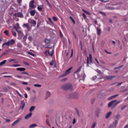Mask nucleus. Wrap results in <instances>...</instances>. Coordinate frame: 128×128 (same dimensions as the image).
Listing matches in <instances>:
<instances>
[{
	"instance_id": "50",
	"label": "nucleus",
	"mask_w": 128,
	"mask_h": 128,
	"mask_svg": "<svg viewBox=\"0 0 128 128\" xmlns=\"http://www.w3.org/2000/svg\"><path fill=\"white\" fill-rule=\"evenodd\" d=\"M60 38H62L63 37V34H62V33L61 30L60 31Z\"/></svg>"
},
{
	"instance_id": "15",
	"label": "nucleus",
	"mask_w": 128,
	"mask_h": 128,
	"mask_svg": "<svg viewBox=\"0 0 128 128\" xmlns=\"http://www.w3.org/2000/svg\"><path fill=\"white\" fill-rule=\"evenodd\" d=\"M23 28H26L27 29H28L30 28V24L28 23L24 24L22 25Z\"/></svg>"
},
{
	"instance_id": "28",
	"label": "nucleus",
	"mask_w": 128,
	"mask_h": 128,
	"mask_svg": "<svg viewBox=\"0 0 128 128\" xmlns=\"http://www.w3.org/2000/svg\"><path fill=\"white\" fill-rule=\"evenodd\" d=\"M37 126V124H33L30 126L29 128H34V127Z\"/></svg>"
},
{
	"instance_id": "8",
	"label": "nucleus",
	"mask_w": 128,
	"mask_h": 128,
	"mask_svg": "<svg viewBox=\"0 0 128 128\" xmlns=\"http://www.w3.org/2000/svg\"><path fill=\"white\" fill-rule=\"evenodd\" d=\"M34 0H30L29 3V7L32 8H34Z\"/></svg>"
},
{
	"instance_id": "7",
	"label": "nucleus",
	"mask_w": 128,
	"mask_h": 128,
	"mask_svg": "<svg viewBox=\"0 0 128 128\" xmlns=\"http://www.w3.org/2000/svg\"><path fill=\"white\" fill-rule=\"evenodd\" d=\"M115 78V76H106V77L104 78V80H112V79H113L114 78Z\"/></svg>"
},
{
	"instance_id": "11",
	"label": "nucleus",
	"mask_w": 128,
	"mask_h": 128,
	"mask_svg": "<svg viewBox=\"0 0 128 128\" xmlns=\"http://www.w3.org/2000/svg\"><path fill=\"white\" fill-rule=\"evenodd\" d=\"M52 40L50 38H46L44 40V43L46 44H48L51 42Z\"/></svg>"
},
{
	"instance_id": "41",
	"label": "nucleus",
	"mask_w": 128,
	"mask_h": 128,
	"mask_svg": "<svg viewBox=\"0 0 128 128\" xmlns=\"http://www.w3.org/2000/svg\"><path fill=\"white\" fill-rule=\"evenodd\" d=\"M72 34L74 35V38L76 40H77L78 38H77V36L76 35V34H75L74 32H72Z\"/></svg>"
},
{
	"instance_id": "53",
	"label": "nucleus",
	"mask_w": 128,
	"mask_h": 128,
	"mask_svg": "<svg viewBox=\"0 0 128 128\" xmlns=\"http://www.w3.org/2000/svg\"><path fill=\"white\" fill-rule=\"evenodd\" d=\"M24 64H25L26 66H29L30 65V64H29V63H28V62H24Z\"/></svg>"
},
{
	"instance_id": "35",
	"label": "nucleus",
	"mask_w": 128,
	"mask_h": 128,
	"mask_svg": "<svg viewBox=\"0 0 128 128\" xmlns=\"http://www.w3.org/2000/svg\"><path fill=\"white\" fill-rule=\"evenodd\" d=\"M52 20L54 21V22H58V18L56 16H53L52 17Z\"/></svg>"
},
{
	"instance_id": "59",
	"label": "nucleus",
	"mask_w": 128,
	"mask_h": 128,
	"mask_svg": "<svg viewBox=\"0 0 128 128\" xmlns=\"http://www.w3.org/2000/svg\"><path fill=\"white\" fill-rule=\"evenodd\" d=\"M4 78H12V76H4Z\"/></svg>"
},
{
	"instance_id": "56",
	"label": "nucleus",
	"mask_w": 128,
	"mask_h": 128,
	"mask_svg": "<svg viewBox=\"0 0 128 128\" xmlns=\"http://www.w3.org/2000/svg\"><path fill=\"white\" fill-rule=\"evenodd\" d=\"M76 122V118H74L73 121H72V124H75Z\"/></svg>"
},
{
	"instance_id": "45",
	"label": "nucleus",
	"mask_w": 128,
	"mask_h": 128,
	"mask_svg": "<svg viewBox=\"0 0 128 128\" xmlns=\"http://www.w3.org/2000/svg\"><path fill=\"white\" fill-rule=\"evenodd\" d=\"M22 74H26V76H30L29 73H28V72H22Z\"/></svg>"
},
{
	"instance_id": "46",
	"label": "nucleus",
	"mask_w": 128,
	"mask_h": 128,
	"mask_svg": "<svg viewBox=\"0 0 128 128\" xmlns=\"http://www.w3.org/2000/svg\"><path fill=\"white\" fill-rule=\"evenodd\" d=\"M75 110H76V112L77 113L78 115V116H80V113H79V111H78V108H75Z\"/></svg>"
},
{
	"instance_id": "21",
	"label": "nucleus",
	"mask_w": 128,
	"mask_h": 128,
	"mask_svg": "<svg viewBox=\"0 0 128 128\" xmlns=\"http://www.w3.org/2000/svg\"><path fill=\"white\" fill-rule=\"evenodd\" d=\"M96 31H97V35L98 36L100 35V32H102V30H100V29L98 28L96 29Z\"/></svg>"
},
{
	"instance_id": "40",
	"label": "nucleus",
	"mask_w": 128,
	"mask_h": 128,
	"mask_svg": "<svg viewBox=\"0 0 128 128\" xmlns=\"http://www.w3.org/2000/svg\"><path fill=\"white\" fill-rule=\"evenodd\" d=\"M90 64V58L88 56L87 57V66H88Z\"/></svg>"
},
{
	"instance_id": "34",
	"label": "nucleus",
	"mask_w": 128,
	"mask_h": 128,
	"mask_svg": "<svg viewBox=\"0 0 128 128\" xmlns=\"http://www.w3.org/2000/svg\"><path fill=\"white\" fill-rule=\"evenodd\" d=\"M4 34H6V36H8V34H9L8 30H6L5 32H4Z\"/></svg>"
},
{
	"instance_id": "61",
	"label": "nucleus",
	"mask_w": 128,
	"mask_h": 128,
	"mask_svg": "<svg viewBox=\"0 0 128 128\" xmlns=\"http://www.w3.org/2000/svg\"><path fill=\"white\" fill-rule=\"evenodd\" d=\"M110 27H108L107 28V30L109 32V31H110Z\"/></svg>"
},
{
	"instance_id": "14",
	"label": "nucleus",
	"mask_w": 128,
	"mask_h": 128,
	"mask_svg": "<svg viewBox=\"0 0 128 128\" xmlns=\"http://www.w3.org/2000/svg\"><path fill=\"white\" fill-rule=\"evenodd\" d=\"M16 70H18L20 72H24L26 70V68H16Z\"/></svg>"
},
{
	"instance_id": "58",
	"label": "nucleus",
	"mask_w": 128,
	"mask_h": 128,
	"mask_svg": "<svg viewBox=\"0 0 128 128\" xmlns=\"http://www.w3.org/2000/svg\"><path fill=\"white\" fill-rule=\"evenodd\" d=\"M5 121H6V122H8L10 121V120H8V119H6V120H5Z\"/></svg>"
},
{
	"instance_id": "27",
	"label": "nucleus",
	"mask_w": 128,
	"mask_h": 128,
	"mask_svg": "<svg viewBox=\"0 0 128 128\" xmlns=\"http://www.w3.org/2000/svg\"><path fill=\"white\" fill-rule=\"evenodd\" d=\"M82 68V66H80V67H79V68H78V69H77V70L76 71V73L80 72L81 71Z\"/></svg>"
},
{
	"instance_id": "5",
	"label": "nucleus",
	"mask_w": 128,
	"mask_h": 128,
	"mask_svg": "<svg viewBox=\"0 0 128 128\" xmlns=\"http://www.w3.org/2000/svg\"><path fill=\"white\" fill-rule=\"evenodd\" d=\"M72 67H70V68H69L68 69L66 70V71L65 72L64 74H63L62 75V76H66L68 74H70L71 72V70H72Z\"/></svg>"
},
{
	"instance_id": "64",
	"label": "nucleus",
	"mask_w": 128,
	"mask_h": 128,
	"mask_svg": "<svg viewBox=\"0 0 128 128\" xmlns=\"http://www.w3.org/2000/svg\"><path fill=\"white\" fill-rule=\"evenodd\" d=\"M124 128H128V124L126 125Z\"/></svg>"
},
{
	"instance_id": "52",
	"label": "nucleus",
	"mask_w": 128,
	"mask_h": 128,
	"mask_svg": "<svg viewBox=\"0 0 128 128\" xmlns=\"http://www.w3.org/2000/svg\"><path fill=\"white\" fill-rule=\"evenodd\" d=\"M108 9L109 10H114V8L112 6H108Z\"/></svg>"
},
{
	"instance_id": "63",
	"label": "nucleus",
	"mask_w": 128,
	"mask_h": 128,
	"mask_svg": "<svg viewBox=\"0 0 128 128\" xmlns=\"http://www.w3.org/2000/svg\"><path fill=\"white\" fill-rule=\"evenodd\" d=\"M126 106L122 107L121 110H123L124 109L126 108Z\"/></svg>"
},
{
	"instance_id": "2",
	"label": "nucleus",
	"mask_w": 128,
	"mask_h": 128,
	"mask_svg": "<svg viewBox=\"0 0 128 128\" xmlns=\"http://www.w3.org/2000/svg\"><path fill=\"white\" fill-rule=\"evenodd\" d=\"M62 88L64 90H70L73 89L72 86L71 84H66L62 86Z\"/></svg>"
},
{
	"instance_id": "20",
	"label": "nucleus",
	"mask_w": 128,
	"mask_h": 128,
	"mask_svg": "<svg viewBox=\"0 0 128 128\" xmlns=\"http://www.w3.org/2000/svg\"><path fill=\"white\" fill-rule=\"evenodd\" d=\"M111 114H112L111 112H108L106 116V118H108L110 116Z\"/></svg>"
},
{
	"instance_id": "57",
	"label": "nucleus",
	"mask_w": 128,
	"mask_h": 128,
	"mask_svg": "<svg viewBox=\"0 0 128 128\" xmlns=\"http://www.w3.org/2000/svg\"><path fill=\"white\" fill-rule=\"evenodd\" d=\"M104 52L108 54H111L112 53L110 52H108V51H107L106 50H104Z\"/></svg>"
},
{
	"instance_id": "1",
	"label": "nucleus",
	"mask_w": 128,
	"mask_h": 128,
	"mask_svg": "<svg viewBox=\"0 0 128 128\" xmlns=\"http://www.w3.org/2000/svg\"><path fill=\"white\" fill-rule=\"evenodd\" d=\"M116 100H114L109 102L108 104V108H110L111 106H112V108H114L120 102V101H118V102H116Z\"/></svg>"
},
{
	"instance_id": "23",
	"label": "nucleus",
	"mask_w": 128,
	"mask_h": 128,
	"mask_svg": "<svg viewBox=\"0 0 128 128\" xmlns=\"http://www.w3.org/2000/svg\"><path fill=\"white\" fill-rule=\"evenodd\" d=\"M89 58H90V62L91 63H92V54H89Z\"/></svg>"
},
{
	"instance_id": "31",
	"label": "nucleus",
	"mask_w": 128,
	"mask_h": 128,
	"mask_svg": "<svg viewBox=\"0 0 128 128\" xmlns=\"http://www.w3.org/2000/svg\"><path fill=\"white\" fill-rule=\"evenodd\" d=\"M50 96H51V93L49 92H47L46 93V96L48 98V97Z\"/></svg>"
},
{
	"instance_id": "60",
	"label": "nucleus",
	"mask_w": 128,
	"mask_h": 128,
	"mask_svg": "<svg viewBox=\"0 0 128 128\" xmlns=\"http://www.w3.org/2000/svg\"><path fill=\"white\" fill-rule=\"evenodd\" d=\"M94 23L95 24H98V20H94Z\"/></svg>"
},
{
	"instance_id": "43",
	"label": "nucleus",
	"mask_w": 128,
	"mask_h": 128,
	"mask_svg": "<svg viewBox=\"0 0 128 128\" xmlns=\"http://www.w3.org/2000/svg\"><path fill=\"white\" fill-rule=\"evenodd\" d=\"M12 34H13V36L14 37H16V33L15 32H12Z\"/></svg>"
},
{
	"instance_id": "22",
	"label": "nucleus",
	"mask_w": 128,
	"mask_h": 128,
	"mask_svg": "<svg viewBox=\"0 0 128 128\" xmlns=\"http://www.w3.org/2000/svg\"><path fill=\"white\" fill-rule=\"evenodd\" d=\"M82 12L85 13L86 14H88V15H90V13L88 11L85 10L84 9H82Z\"/></svg>"
},
{
	"instance_id": "39",
	"label": "nucleus",
	"mask_w": 128,
	"mask_h": 128,
	"mask_svg": "<svg viewBox=\"0 0 128 128\" xmlns=\"http://www.w3.org/2000/svg\"><path fill=\"white\" fill-rule=\"evenodd\" d=\"M118 120H116L114 122L113 124H114V127L116 126L118 124Z\"/></svg>"
},
{
	"instance_id": "9",
	"label": "nucleus",
	"mask_w": 128,
	"mask_h": 128,
	"mask_svg": "<svg viewBox=\"0 0 128 128\" xmlns=\"http://www.w3.org/2000/svg\"><path fill=\"white\" fill-rule=\"evenodd\" d=\"M30 24H32L33 26L36 27V22L34 20H32L29 22Z\"/></svg>"
},
{
	"instance_id": "17",
	"label": "nucleus",
	"mask_w": 128,
	"mask_h": 128,
	"mask_svg": "<svg viewBox=\"0 0 128 128\" xmlns=\"http://www.w3.org/2000/svg\"><path fill=\"white\" fill-rule=\"evenodd\" d=\"M100 108H97L96 112V116L98 117V114H100Z\"/></svg>"
},
{
	"instance_id": "44",
	"label": "nucleus",
	"mask_w": 128,
	"mask_h": 128,
	"mask_svg": "<svg viewBox=\"0 0 128 128\" xmlns=\"http://www.w3.org/2000/svg\"><path fill=\"white\" fill-rule=\"evenodd\" d=\"M82 16L84 19L86 18V16L84 13H82Z\"/></svg>"
},
{
	"instance_id": "10",
	"label": "nucleus",
	"mask_w": 128,
	"mask_h": 128,
	"mask_svg": "<svg viewBox=\"0 0 128 128\" xmlns=\"http://www.w3.org/2000/svg\"><path fill=\"white\" fill-rule=\"evenodd\" d=\"M25 106V102H24V100H22L21 102V104H20V109H22L23 110Z\"/></svg>"
},
{
	"instance_id": "54",
	"label": "nucleus",
	"mask_w": 128,
	"mask_h": 128,
	"mask_svg": "<svg viewBox=\"0 0 128 128\" xmlns=\"http://www.w3.org/2000/svg\"><path fill=\"white\" fill-rule=\"evenodd\" d=\"M10 85H11L12 86H16V84L14 83H11V84H10Z\"/></svg>"
},
{
	"instance_id": "42",
	"label": "nucleus",
	"mask_w": 128,
	"mask_h": 128,
	"mask_svg": "<svg viewBox=\"0 0 128 128\" xmlns=\"http://www.w3.org/2000/svg\"><path fill=\"white\" fill-rule=\"evenodd\" d=\"M99 14H100L104 16H106V14L104 12H99Z\"/></svg>"
},
{
	"instance_id": "36",
	"label": "nucleus",
	"mask_w": 128,
	"mask_h": 128,
	"mask_svg": "<svg viewBox=\"0 0 128 128\" xmlns=\"http://www.w3.org/2000/svg\"><path fill=\"white\" fill-rule=\"evenodd\" d=\"M46 124L50 127L51 126H50V123H49V120H48V119H46Z\"/></svg>"
},
{
	"instance_id": "25",
	"label": "nucleus",
	"mask_w": 128,
	"mask_h": 128,
	"mask_svg": "<svg viewBox=\"0 0 128 128\" xmlns=\"http://www.w3.org/2000/svg\"><path fill=\"white\" fill-rule=\"evenodd\" d=\"M37 9H38V11L42 12V9H43V8H42V7H41V6H37Z\"/></svg>"
},
{
	"instance_id": "3",
	"label": "nucleus",
	"mask_w": 128,
	"mask_h": 128,
	"mask_svg": "<svg viewBox=\"0 0 128 128\" xmlns=\"http://www.w3.org/2000/svg\"><path fill=\"white\" fill-rule=\"evenodd\" d=\"M14 43H15L14 40V39H11V40H8L6 42L3 43V44H2V47H4L6 45L9 46H10L13 45Z\"/></svg>"
},
{
	"instance_id": "6",
	"label": "nucleus",
	"mask_w": 128,
	"mask_h": 128,
	"mask_svg": "<svg viewBox=\"0 0 128 128\" xmlns=\"http://www.w3.org/2000/svg\"><path fill=\"white\" fill-rule=\"evenodd\" d=\"M14 16H15V18H24L23 14L20 12L15 13V14H14Z\"/></svg>"
},
{
	"instance_id": "47",
	"label": "nucleus",
	"mask_w": 128,
	"mask_h": 128,
	"mask_svg": "<svg viewBox=\"0 0 128 128\" xmlns=\"http://www.w3.org/2000/svg\"><path fill=\"white\" fill-rule=\"evenodd\" d=\"M22 0H18V4H19V6H21Z\"/></svg>"
},
{
	"instance_id": "16",
	"label": "nucleus",
	"mask_w": 128,
	"mask_h": 128,
	"mask_svg": "<svg viewBox=\"0 0 128 128\" xmlns=\"http://www.w3.org/2000/svg\"><path fill=\"white\" fill-rule=\"evenodd\" d=\"M20 28L19 23H16V27H15L16 30L18 32V30Z\"/></svg>"
},
{
	"instance_id": "62",
	"label": "nucleus",
	"mask_w": 128,
	"mask_h": 128,
	"mask_svg": "<svg viewBox=\"0 0 128 128\" xmlns=\"http://www.w3.org/2000/svg\"><path fill=\"white\" fill-rule=\"evenodd\" d=\"M119 117H120V116L118 114V115L116 116V119H118Z\"/></svg>"
},
{
	"instance_id": "32",
	"label": "nucleus",
	"mask_w": 128,
	"mask_h": 128,
	"mask_svg": "<svg viewBox=\"0 0 128 128\" xmlns=\"http://www.w3.org/2000/svg\"><path fill=\"white\" fill-rule=\"evenodd\" d=\"M96 122H94L92 124L91 128H94L96 127Z\"/></svg>"
},
{
	"instance_id": "19",
	"label": "nucleus",
	"mask_w": 128,
	"mask_h": 128,
	"mask_svg": "<svg viewBox=\"0 0 128 128\" xmlns=\"http://www.w3.org/2000/svg\"><path fill=\"white\" fill-rule=\"evenodd\" d=\"M118 96V94H116V95L112 96L110 97L109 98H108V100H112L113 98H116V96Z\"/></svg>"
},
{
	"instance_id": "4",
	"label": "nucleus",
	"mask_w": 128,
	"mask_h": 128,
	"mask_svg": "<svg viewBox=\"0 0 128 128\" xmlns=\"http://www.w3.org/2000/svg\"><path fill=\"white\" fill-rule=\"evenodd\" d=\"M46 48H49L48 51V54L52 56H53L54 52V48H53L52 46L50 47L49 46H48Z\"/></svg>"
},
{
	"instance_id": "30",
	"label": "nucleus",
	"mask_w": 128,
	"mask_h": 128,
	"mask_svg": "<svg viewBox=\"0 0 128 128\" xmlns=\"http://www.w3.org/2000/svg\"><path fill=\"white\" fill-rule=\"evenodd\" d=\"M16 46L18 48H21L22 47V44L20 42H18L16 44Z\"/></svg>"
},
{
	"instance_id": "48",
	"label": "nucleus",
	"mask_w": 128,
	"mask_h": 128,
	"mask_svg": "<svg viewBox=\"0 0 128 128\" xmlns=\"http://www.w3.org/2000/svg\"><path fill=\"white\" fill-rule=\"evenodd\" d=\"M98 76H100L102 74V72L100 71V70H98Z\"/></svg>"
},
{
	"instance_id": "37",
	"label": "nucleus",
	"mask_w": 128,
	"mask_h": 128,
	"mask_svg": "<svg viewBox=\"0 0 128 128\" xmlns=\"http://www.w3.org/2000/svg\"><path fill=\"white\" fill-rule=\"evenodd\" d=\"M28 54L32 56H34V54L30 52H28Z\"/></svg>"
},
{
	"instance_id": "51",
	"label": "nucleus",
	"mask_w": 128,
	"mask_h": 128,
	"mask_svg": "<svg viewBox=\"0 0 128 128\" xmlns=\"http://www.w3.org/2000/svg\"><path fill=\"white\" fill-rule=\"evenodd\" d=\"M34 86H35V87L40 88V87H41V86H41V85H40V84H34Z\"/></svg>"
},
{
	"instance_id": "18",
	"label": "nucleus",
	"mask_w": 128,
	"mask_h": 128,
	"mask_svg": "<svg viewBox=\"0 0 128 128\" xmlns=\"http://www.w3.org/2000/svg\"><path fill=\"white\" fill-rule=\"evenodd\" d=\"M20 120H21L20 118H18L17 120H15V122H14L12 124V126H14V125H16L17 123L20 122Z\"/></svg>"
},
{
	"instance_id": "26",
	"label": "nucleus",
	"mask_w": 128,
	"mask_h": 128,
	"mask_svg": "<svg viewBox=\"0 0 128 128\" xmlns=\"http://www.w3.org/2000/svg\"><path fill=\"white\" fill-rule=\"evenodd\" d=\"M70 20L72 21V22H73V24H76V22H75V20L74 19V18H73L72 16H70Z\"/></svg>"
},
{
	"instance_id": "12",
	"label": "nucleus",
	"mask_w": 128,
	"mask_h": 128,
	"mask_svg": "<svg viewBox=\"0 0 128 128\" xmlns=\"http://www.w3.org/2000/svg\"><path fill=\"white\" fill-rule=\"evenodd\" d=\"M36 10H31L30 11V15L31 16H34L36 14Z\"/></svg>"
},
{
	"instance_id": "13",
	"label": "nucleus",
	"mask_w": 128,
	"mask_h": 128,
	"mask_svg": "<svg viewBox=\"0 0 128 128\" xmlns=\"http://www.w3.org/2000/svg\"><path fill=\"white\" fill-rule=\"evenodd\" d=\"M32 112L29 113L27 115H26V116H25L24 118H25L26 120L28 119V118H30V117L32 116Z\"/></svg>"
},
{
	"instance_id": "49",
	"label": "nucleus",
	"mask_w": 128,
	"mask_h": 128,
	"mask_svg": "<svg viewBox=\"0 0 128 128\" xmlns=\"http://www.w3.org/2000/svg\"><path fill=\"white\" fill-rule=\"evenodd\" d=\"M16 93L20 96L22 97V96L20 94V92L18 90H16Z\"/></svg>"
},
{
	"instance_id": "55",
	"label": "nucleus",
	"mask_w": 128,
	"mask_h": 128,
	"mask_svg": "<svg viewBox=\"0 0 128 128\" xmlns=\"http://www.w3.org/2000/svg\"><path fill=\"white\" fill-rule=\"evenodd\" d=\"M48 6L50 8H52V6L51 5V4L48 2Z\"/></svg>"
},
{
	"instance_id": "38",
	"label": "nucleus",
	"mask_w": 128,
	"mask_h": 128,
	"mask_svg": "<svg viewBox=\"0 0 128 128\" xmlns=\"http://www.w3.org/2000/svg\"><path fill=\"white\" fill-rule=\"evenodd\" d=\"M73 55H74V49H72V52H71L70 58H72L73 56Z\"/></svg>"
},
{
	"instance_id": "29",
	"label": "nucleus",
	"mask_w": 128,
	"mask_h": 128,
	"mask_svg": "<svg viewBox=\"0 0 128 128\" xmlns=\"http://www.w3.org/2000/svg\"><path fill=\"white\" fill-rule=\"evenodd\" d=\"M36 108V106H32L30 108V112H32L34 111Z\"/></svg>"
},
{
	"instance_id": "33",
	"label": "nucleus",
	"mask_w": 128,
	"mask_h": 128,
	"mask_svg": "<svg viewBox=\"0 0 128 128\" xmlns=\"http://www.w3.org/2000/svg\"><path fill=\"white\" fill-rule=\"evenodd\" d=\"M18 66H20V65H19V64H13V65H12V67H18Z\"/></svg>"
},
{
	"instance_id": "24",
	"label": "nucleus",
	"mask_w": 128,
	"mask_h": 128,
	"mask_svg": "<svg viewBox=\"0 0 128 128\" xmlns=\"http://www.w3.org/2000/svg\"><path fill=\"white\" fill-rule=\"evenodd\" d=\"M6 62V60H3L2 62H0V66L4 64Z\"/></svg>"
}]
</instances>
